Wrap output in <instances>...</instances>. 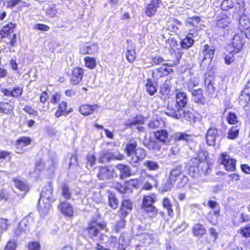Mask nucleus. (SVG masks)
<instances>
[{
	"label": "nucleus",
	"mask_w": 250,
	"mask_h": 250,
	"mask_svg": "<svg viewBox=\"0 0 250 250\" xmlns=\"http://www.w3.org/2000/svg\"><path fill=\"white\" fill-rule=\"evenodd\" d=\"M183 52H178L173 54L175 55V59H169L167 60L168 63H164L161 66L155 69L152 72V77L155 80H159L164 78L170 73L173 72V70L167 66H173L179 64Z\"/></svg>",
	"instance_id": "f257e3e1"
},
{
	"label": "nucleus",
	"mask_w": 250,
	"mask_h": 250,
	"mask_svg": "<svg viewBox=\"0 0 250 250\" xmlns=\"http://www.w3.org/2000/svg\"><path fill=\"white\" fill-rule=\"evenodd\" d=\"M137 142L133 139H131L125 145L124 151L126 156L130 157L131 162L133 164H138L144 160L146 156V152L141 147L137 148Z\"/></svg>",
	"instance_id": "f03ea898"
},
{
	"label": "nucleus",
	"mask_w": 250,
	"mask_h": 250,
	"mask_svg": "<svg viewBox=\"0 0 250 250\" xmlns=\"http://www.w3.org/2000/svg\"><path fill=\"white\" fill-rule=\"evenodd\" d=\"M102 230L107 231L106 223L104 221L99 222L97 219L92 218L87 222L83 232L86 237L93 239L97 237Z\"/></svg>",
	"instance_id": "7ed1b4c3"
},
{
	"label": "nucleus",
	"mask_w": 250,
	"mask_h": 250,
	"mask_svg": "<svg viewBox=\"0 0 250 250\" xmlns=\"http://www.w3.org/2000/svg\"><path fill=\"white\" fill-rule=\"evenodd\" d=\"M165 114L177 120L184 119L190 124H194L198 120V117H197L198 113L196 111L184 110L181 113V111L175 110L171 105L168 106L167 111H166Z\"/></svg>",
	"instance_id": "20e7f679"
},
{
	"label": "nucleus",
	"mask_w": 250,
	"mask_h": 250,
	"mask_svg": "<svg viewBox=\"0 0 250 250\" xmlns=\"http://www.w3.org/2000/svg\"><path fill=\"white\" fill-rule=\"evenodd\" d=\"M185 178L186 176L182 175V171L180 168L176 167L172 169L167 181L163 184V191H170L175 184L178 188L183 187L182 180Z\"/></svg>",
	"instance_id": "39448f33"
},
{
	"label": "nucleus",
	"mask_w": 250,
	"mask_h": 250,
	"mask_svg": "<svg viewBox=\"0 0 250 250\" xmlns=\"http://www.w3.org/2000/svg\"><path fill=\"white\" fill-rule=\"evenodd\" d=\"M153 136L155 142H150L148 144L149 149H160V146L157 143L161 145H167L169 144L171 136L168 131L166 129H161L156 130L153 132Z\"/></svg>",
	"instance_id": "423d86ee"
},
{
	"label": "nucleus",
	"mask_w": 250,
	"mask_h": 250,
	"mask_svg": "<svg viewBox=\"0 0 250 250\" xmlns=\"http://www.w3.org/2000/svg\"><path fill=\"white\" fill-rule=\"evenodd\" d=\"M243 45V41L240 38L233 39L231 45H229L231 48L227 50L228 53L225 55L224 61L226 64L229 65L234 62V55L242 51Z\"/></svg>",
	"instance_id": "0eeeda50"
},
{
	"label": "nucleus",
	"mask_w": 250,
	"mask_h": 250,
	"mask_svg": "<svg viewBox=\"0 0 250 250\" xmlns=\"http://www.w3.org/2000/svg\"><path fill=\"white\" fill-rule=\"evenodd\" d=\"M218 163L223 167L226 171L234 172L236 170L237 160L231 157L228 152L220 153L218 157Z\"/></svg>",
	"instance_id": "6e6552de"
},
{
	"label": "nucleus",
	"mask_w": 250,
	"mask_h": 250,
	"mask_svg": "<svg viewBox=\"0 0 250 250\" xmlns=\"http://www.w3.org/2000/svg\"><path fill=\"white\" fill-rule=\"evenodd\" d=\"M156 201V197L154 193L145 195L143 198L142 208L151 217H155L158 212V209L153 205Z\"/></svg>",
	"instance_id": "1a4fd4ad"
},
{
	"label": "nucleus",
	"mask_w": 250,
	"mask_h": 250,
	"mask_svg": "<svg viewBox=\"0 0 250 250\" xmlns=\"http://www.w3.org/2000/svg\"><path fill=\"white\" fill-rule=\"evenodd\" d=\"M175 94V104L174 105L172 103L168 102L167 107V111L168 106L171 105L175 109L178 111L183 110V108L185 107L188 104V97L185 92L179 91L176 90Z\"/></svg>",
	"instance_id": "9d476101"
},
{
	"label": "nucleus",
	"mask_w": 250,
	"mask_h": 250,
	"mask_svg": "<svg viewBox=\"0 0 250 250\" xmlns=\"http://www.w3.org/2000/svg\"><path fill=\"white\" fill-rule=\"evenodd\" d=\"M85 70L80 66L73 67L69 74L70 83L72 85L80 84L83 80Z\"/></svg>",
	"instance_id": "9b49d317"
},
{
	"label": "nucleus",
	"mask_w": 250,
	"mask_h": 250,
	"mask_svg": "<svg viewBox=\"0 0 250 250\" xmlns=\"http://www.w3.org/2000/svg\"><path fill=\"white\" fill-rule=\"evenodd\" d=\"M58 209L60 213L64 217L72 219L75 216V210L72 205L66 201L59 203Z\"/></svg>",
	"instance_id": "f8f14e48"
},
{
	"label": "nucleus",
	"mask_w": 250,
	"mask_h": 250,
	"mask_svg": "<svg viewBox=\"0 0 250 250\" xmlns=\"http://www.w3.org/2000/svg\"><path fill=\"white\" fill-rule=\"evenodd\" d=\"M231 23V20L229 15L221 13L216 19V27L219 30H227Z\"/></svg>",
	"instance_id": "ddd939ff"
},
{
	"label": "nucleus",
	"mask_w": 250,
	"mask_h": 250,
	"mask_svg": "<svg viewBox=\"0 0 250 250\" xmlns=\"http://www.w3.org/2000/svg\"><path fill=\"white\" fill-rule=\"evenodd\" d=\"M125 158V156L122 153H119L117 155H114L109 151L103 150L100 153L99 157V162L100 163L108 162L113 160H123Z\"/></svg>",
	"instance_id": "4468645a"
},
{
	"label": "nucleus",
	"mask_w": 250,
	"mask_h": 250,
	"mask_svg": "<svg viewBox=\"0 0 250 250\" xmlns=\"http://www.w3.org/2000/svg\"><path fill=\"white\" fill-rule=\"evenodd\" d=\"M166 48L170 52V59H175V55L172 54L183 52L179 47V42L174 37L168 38L165 42Z\"/></svg>",
	"instance_id": "2eb2a0df"
},
{
	"label": "nucleus",
	"mask_w": 250,
	"mask_h": 250,
	"mask_svg": "<svg viewBox=\"0 0 250 250\" xmlns=\"http://www.w3.org/2000/svg\"><path fill=\"white\" fill-rule=\"evenodd\" d=\"M15 108V102L12 100L4 99L0 101V113L10 115L13 113Z\"/></svg>",
	"instance_id": "dca6fc26"
},
{
	"label": "nucleus",
	"mask_w": 250,
	"mask_h": 250,
	"mask_svg": "<svg viewBox=\"0 0 250 250\" xmlns=\"http://www.w3.org/2000/svg\"><path fill=\"white\" fill-rule=\"evenodd\" d=\"M133 207V203L132 201L128 199H124L122 201L117 214L120 215L121 217H126L132 210Z\"/></svg>",
	"instance_id": "f3484780"
},
{
	"label": "nucleus",
	"mask_w": 250,
	"mask_h": 250,
	"mask_svg": "<svg viewBox=\"0 0 250 250\" xmlns=\"http://www.w3.org/2000/svg\"><path fill=\"white\" fill-rule=\"evenodd\" d=\"M8 46L10 52H14V47L18 46V42L20 41V36L16 34H13L8 37H4L0 40Z\"/></svg>",
	"instance_id": "a211bd4d"
},
{
	"label": "nucleus",
	"mask_w": 250,
	"mask_h": 250,
	"mask_svg": "<svg viewBox=\"0 0 250 250\" xmlns=\"http://www.w3.org/2000/svg\"><path fill=\"white\" fill-rule=\"evenodd\" d=\"M73 111V108L68 107L67 102L63 101L58 104L54 115L55 117L58 118L62 116L67 115Z\"/></svg>",
	"instance_id": "6ab92c4d"
},
{
	"label": "nucleus",
	"mask_w": 250,
	"mask_h": 250,
	"mask_svg": "<svg viewBox=\"0 0 250 250\" xmlns=\"http://www.w3.org/2000/svg\"><path fill=\"white\" fill-rule=\"evenodd\" d=\"M219 136L218 129L215 126L209 127L206 134L205 138L208 146H214L216 144V138Z\"/></svg>",
	"instance_id": "aec40b11"
},
{
	"label": "nucleus",
	"mask_w": 250,
	"mask_h": 250,
	"mask_svg": "<svg viewBox=\"0 0 250 250\" xmlns=\"http://www.w3.org/2000/svg\"><path fill=\"white\" fill-rule=\"evenodd\" d=\"M17 24L13 22H9L5 24L0 29V40H2L4 37H8L14 33L17 28Z\"/></svg>",
	"instance_id": "412c9836"
},
{
	"label": "nucleus",
	"mask_w": 250,
	"mask_h": 250,
	"mask_svg": "<svg viewBox=\"0 0 250 250\" xmlns=\"http://www.w3.org/2000/svg\"><path fill=\"white\" fill-rule=\"evenodd\" d=\"M161 3V0H151L146 7L145 14L148 17H151L155 15Z\"/></svg>",
	"instance_id": "4be33fe9"
},
{
	"label": "nucleus",
	"mask_w": 250,
	"mask_h": 250,
	"mask_svg": "<svg viewBox=\"0 0 250 250\" xmlns=\"http://www.w3.org/2000/svg\"><path fill=\"white\" fill-rule=\"evenodd\" d=\"M97 177L100 180L110 179L113 177V171L110 169L108 166H100Z\"/></svg>",
	"instance_id": "5701e85b"
},
{
	"label": "nucleus",
	"mask_w": 250,
	"mask_h": 250,
	"mask_svg": "<svg viewBox=\"0 0 250 250\" xmlns=\"http://www.w3.org/2000/svg\"><path fill=\"white\" fill-rule=\"evenodd\" d=\"M99 107V105L97 104H84L80 106L79 111L82 115L87 116L92 114Z\"/></svg>",
	"instance_id": "b1692460"
},
{
	"label": "nucleus",
	"mask_w": 250,
	"mask_h": 250,
	"mask_svg": "<svg viewBox=\"0 0 250 250\" xmlns=\"http://www.w3.org/2000/svg\"><path fill=\"white\" fill-rule=\"evenodd\" d=\"M115 167L119 171V178L121 180L128 178L132 175L131 168L125 164H118Z\"/></svg>",
	"instance_id": "393cba45"
},
{
	"label": "nucleus",
	"mask_w": 250,
	"mask_h": 250,
	"mask_svg": "<svg viewBox=\"0 0 250 250\" xmlns=\"http://www.w3.org/2000/svg\"><path fill=\"white\" fill-rule=\"evenodd\" d=\"M145 179H146V181L142 188V190H150L153 187L158 186V183L157 179L150 174L146 175Z\"/></svg>",
	"instance_id": "a878e982"
},
{
	"label": "nucleus",
	"mask_w": 250,
	"mask_h": 250,
	"mask_svg": "<svg viewBox=\"0 0 250 250\" xmlns=\"http://www.w3.org/2000/svg\"><path fill=\"white\" fill-rule=\"evenodd\" d=\"M191 92L192 100L195 103L204 104L205 97L204 95L203 90L201 88L194 89Z\"/></svg>",
	"instance_id": "bb28decb"
},
{
	"label": "nucleus",
	"mask_w": 250,
	"mask_h": 250,
	"mask_svg": "<svg viewBox=\"0 0 250 250\" xmlns=\"http://www.w3.org/2000/svg\"><path fill=\"white\" fill-rule=\"evenodd\" d=\"M215 51L213 46L210 47L208 44H204L202 50V54L203 55L202 61L208 59L211 62L214 57Z\"/></svg>",
	"instance_id": "cd10ccee"
},
{
	"label": "nucleus",
	"mask_w": 250,
	"mask_h": 250,
	"mask_svg": "<svg viewBox=\"0 0 250 250\" xmlns=\"http://www.w3.org/2000/svg\"><path fill=\"white\" fill-rule=\"evenodd\" d=\"M99 47L96 43H92L89 45H83L79 50V52L82 55H93L98 52Z\"/></svg>",
	"instance_id": "c85d7f7f"
},
{
	"label": "nucleus",
	"mask_w": 250,
	"mask_h": 250,
	"mask_svg": "<svg viewBox=\"0 0 250 250\" xmlns=\"http://www.w3.org/2000/svg\"><path fill=\"white\" fill-rule=\"evenodd\" d=\"M12 181L14 182L16 188L20 191H22L25 193L29 192L30 190V186L25 181L17 178H13L12 179Z\"/></svg>",
	"instance_id": "c756f323"
},
{
	"label": "nucleus",
	"mask_w": 250,
	"mask_h": 250,
	"mask_svg": "<svg viewBox=\"0 0 250 250\" xmlns=\"http://www.w3.org/2000/svg\"><path fill=\"white\" fill-rule=\"evenodd\" d=\"M32 140L30 137L22 136L17 139L15 143L14 146L16 149H22L26 146L30 145Z\"/></svg>",
	"instance_id": "7c9ffc66"
},
{
	"label": "nucleus",
	"mask_w": 250,
	"mask_h": 250,
	"mask_svg": "<svg viewBox=\"0 0 250 250\" xmlns=\"http://www.w3.org/2000/svg\"><path fill=\"white\" fill-rule=\"evenodd\" d=\"M53 192V188L51 182H49L42 188L40 194V199H46L50 200Z\"/></svg>",
	"instance_id": "2f4dec72"
},
{
	"label": "nucleus",
	"mask_w": 250,
	"mask_h": 250,
	"mask_svg": "<svg viewBox=\"0 0 250 250\" xmlns=\"http://www.w3.org/2000/svg\"><path fill=\"white\" fill-rule=\"evenodd\" d=\"M107 193L108 206L113 209H117L119 202L115 193L109 190L107 191Z\"/></svg>",
	"instance_id": "473e14b6"
},
{
	"label": "nucleus",
	"mask_w": 250,
	"mask_h": 250,
	"mask_svg": "<svg viewBox=\"0 0 250 250\" xmlns=\"http://www.w3.org/2000/svg\"><path fill=\"white\" fill-rule=\"evenodd\" d=\"M182 25L181 21L176 19H170L167 21L166 25L167 30L173 32H176L179 29V26Z\"/></svg>",
	"instance_id": "72a5a7b5"
},
{
	"label": "nucleus",
	"mask_w": 250,
	"mask_h": 250,
	"mask_svg": "<svg viewBox=\"0 0 250 250\" xmlns=\"http://www.w3.org/2000/svg\"><path fill=\"white\" fill-rule=\"evenodd\" d=\"M193 235L195 237H202L206 233V229L200 223H196L193 225L191 229Z\"/></svg>",
	"instance_id": "f704fd0d"
},
{
	"label": "nucleus",
	"mask_w": 250,
	"mask_h": 250,
	"mask_svg": "<svg viewBox=\"0 0 250 250\" xmlns=\"http://www.w3.org/2000/svg\"><path fill=\"white\" fill-rule=\"evenodd\" d=\"M162 205L163 208L167 210V215L169 216H173L174 210L173 209V205L169 198L168 197H164L162 200Z\"/></svg>",
	"instance_id": "c9c22d12"
},
{
	"label": "nucleus",
	"mask_w": 250,
	"mask_h": 250,
	"mask_svg": "<svg viewBox=\"0 0 250 250\" xmlns=\"http://www.w3.org/2000/svg\"><path fill=\"white\" fill-rule=\"evenodd\" d=\"M124 185L126 189V192L128 191L132 192V189H138L139 186V182L137 178H132L124 182Z\"/></svg>",
	"instance_id": "e433bc0d"
},
{
	"label": "nucleus",
	"mask_w": 250,
	"mask_h": 250,
	"mask_svg": "<svg viewBox=\"0 0 250 250\" xmlns=\"http://www.w3.org/2000/svg\"><path fill=\"white\" fill-rule=\"evenodd\" d=\"M192 36L191 34L189 33L186 35L185 38L181 40L180 43L182 48L188 49L193 45L194 41L192 39Z\"/></svg>",
	"instance_id": "4c0bfd02"
},
{
	"label": "nucleus",
	"mask_w": 250,
	"mask_h": 250,
	"mask_svg": "<svg viewBox=\"0 0 250 250\" xmlns=\"http://www.w3.org/2000/svg\"><path fill=\"white\" fill-rule=\"evenodd\" d=\"M237 4V0H223L220 4V8L223 11H228L234 8Z\"/></svg>",
	"instance_id": "58836bf2"
},
{
	"label": "nucleus",
	"mask_w": 250,
	"mask_h": 250,
	"mask_svg": "<svg viewBox=\"0 0 250 250\" xmlns=\"http://www.w3.org/2000/svg\"><path fill=\"white\" fill-rule=\"evenodd\" d=\"M144 123V119L143 116L137 115L134 116L132 120H128L125 123V127L128 128L133 125H143Z\"/></svg>",
	"instance_id": "ea45409f"
},
{
	"label": "nucleus",
	"mask_w": 250,
	"mask_h": 250,
	"mask_svg": "<svg viewBox=\"0 0 250 250\" xmlns=\"http://www.w3.org/2000/svg\"><path fill=\"white\" fill-rule=\"evenodd\" d=\"M171 86L168 83H162L159 88V93L162 98L166 99L170 96Z\"/></svg>",
	"instance_id": "a19ab883"
},
{
	"label": "nucleus",
	"mask_w": 250,
	"mask_h": 250,
	"mask_svg": "<svg viewBox=\"0 0 250 250\" xmlns=\"http://www.w3.org/2000/svg\"><path fill=\"white\" fill-rule=\"evenodd\" d=\"M120 220L117 221L113 228V230L116 233H118L121 231L123 229H125L126 225V217H121L120 215H118Z\"/></svg>",
	"instance_id": "79ce46f5"
},
{
	"label": "nucleus",
	"mask_w": 250,
	"mask_h": 250,
	"mask_svg": "<svg viewBox=\"0 0 250 250\" xmlns=\"http://www.w3.org/2000/svg\"><path fill=\"white\" fill-rule=\"evenodd\" d=\"M174 140L175 142L184 141L186 143L192 142L193 141L191 135L187 134L185 132L177 134L175 136Z\"/></svg>",
	"instance_id": "37998d69"
},
{
	"label": "nucleus",
	"mask_w": 250,
	"mask_h": 250,
	"mask_svg": "<svg viewBox=\"0 0 250 250\" xmlns=\"http://www.w3.org/2000/svg\"><path fill=\"white\" fill-rule=\"evenodd\" d=\"M242 238H250V224L241 227L237 231Z\"/></svg>",
	"instance_id": "c03bdc74"
},
{
	"label": "nucleus",
	"mask_w": 250,
	"mask_h": 250,
	"mask_svg": "<svg viewBox=\"0 0 250 250\" xmlns=\"http://www.w3.org/2000/svg\"><path fill=\"white\" fill-rule=\"evenodd\" d=\"M83 60L85 66L89 69L92 70L97 66L96 60L94 57L86 56Z\"/></svg>",
	"instance_id": "a18cd8bd"
},
{
	"label": "nucleus",
	"mask_w": 250,
	"mask_h": 250,
	"mask_svg": "<svg viewBox=\"0 0 250 250\" xmlns=\"http://www.w3.org/2000/svg\"><path fill=\"white\" fill-rule=\"evenodd\" d=\"M146 90L149 95L152 96L157 92V88L150 79L146 80Z\"/></svg>",
	"instance_id": "49530a36"
},
{
	"label": "nucleus",
	"mask_w": 250,
	"mask_h": 250,
	"mask_svg": "<svg viewBox=\"0 0 250 250\" xmlns=\"http://www.w3.org/2000/svg\"><path fill=\"white\" fill-rule=\"evenodd\" d=\"M239 133V129L237 126H232L229 128L228 132L227 138L229 140H234L238 136Z\"/></svg>",
	"instance_id": "de8ad7c7"
},
{
	"label": "nucleus",
	"mask_w": 250,
	"mask_h": 250,
	"mask_svg": "<svg viewBox=\"0 0 250 250\" xmlns=\"http://www.w3.org/2000/svg\"><path fill=\"white\" fill-rule=\"evenodd\" d=\"M62 195L66 200H70L72 197V193L69 189V186L66 184H63L61 187Z\"/></svg>",
	"instance_id": "09e8293b"
},
{
	"label": "nucleus",
	"mask_w": 250,
	"mask_h": 250,
	"mask_svg": "<svg viewBox=\"0 0 250 250\" xmlns=\"http://www.w3.org/2000/svg\"><path fill=\"white\" fill-rule=\"evenodd\" d=\"M137 54L135 49H127L125 53V57L128 62L133 63L136 58Z\"/></svg>",
	"instance_id": "8fccbe9b"
},
{
	"label": "nucleus",
	"mask_w": 250,
	"mask_h": 250,
	"mask_svg": "<svg viewBox=\"0 0 250 250\" xmlns=\"http://www.w3.org/2000/svg\"><path fill=\"white\" fill-rule=\"evenodd\" d=\"M26 226L25 223H20L17 227L14 229V235L16 237H19L23 233H25L28 229L26 228Z\"/></svg>",
	"instance_id": "3c124183"
},
{
	"label": "nucleus",
	"mask_w": 250,
	"mask_h": 250,
	"mask_svg": "<svg viewBox=\"0 0 250 250\" xmlns=\"http://www.w3.org/2000/svg\"><path fill=\"white\" fill-rule=\"evenodd\" d=\"M227 121L229 125H235L238 121L236 114L233 112H229L227 116Z\"/></svg>",
	"instance_id": "603ef678"
},
{
	"label": "nucleus",
	"mask_w": 250,
	"mask_h": 250,
	"mask_svg": "<svg viewBox=\"0 0 250 250\" xmlns=\"http://www.w3.org/2000/svg\"><path fill=\"white\" fill-rule=\"evenodd\" d=\"M46 15L49 18H54L57 16L58 10L56 8V5L53 4L52 6H49L45 11Z\"/></svg>",
	"instance_id": "864d4df0"
},
{
	"label": "nucleus",
	"mask_w": 250,
	"mask_h": 250,
	"mask_svg": "<svg viewBox=\"0 0 250 250\" xmlns=\"http://www.w3.org/2000/svg\"><path fill=\"white\" fill-rule=\"evenodd\" d=\"M23 110L26 113L31 116H38L39 115L38 111L33 108L30 105H25L23 107Z\"/></svg>",
	"instance_id": "5fc2aeb1"
},
{
	"label": "nucleus",
	"mask_w": 250,
	"mask_h": 250,
	"mask_svg": "<svg viewBox=\"0 0 250 250\" xmlns=\"http://www.w3.org/2000/svg\"><path fill=\"white\" fill-rule=\"evenodd\" d=\"M144 165L150 170H156L159 168V166L156 162L151 160L146 161Z\"/></svg>",
	"instance_id": "6e6d98bb"
},
{
	"label": "nucleus",
	"mask_w": 250,
	"mask_h": 250,
	"mask_svg": "<svg viewBox=\"0 0 250 250\" xmlns=\"http://www.w3.org/2000/svg\"><path fill=\"white\" fill-rule=\"evenodd\" d=\"M12 97L14 98L20 97L23 93V88L19 86H15L11 90Z\"/></svg>",
	"instance_id": "4d7b16f0"
},
{
	"label": "nucleus",
	"mask_w": 250,
	"mask_h": 250,
	"mask_svg": "<svg viewBox=\"0 0 250 250\" xmlns=\"http://www.w3.org/2000/svg\"><path fill=\"white\" fill-rule=\"evenodd\" d=\"M86 164L89 165L91 167L95 165L97 159L94 154H87L86 156Z\"/></svg>",
	"instance_id": "13d9d810"
},
{
	"label": "nucleus",
	"mask_w": 250,
	"mask_h": 250,
	"mask_svg": "<svg viewBox=\"0 0 250 250\" xmlns=\"http://www.w3.org/2000/svg\"><path fill=\"white\" fill-rule=\"evenodd\" d=\"M10 226L8 219L1 218L0 220V229L1 231H5Z\"/></svg>",
	"instance_id": "bf43d9fd"
},
{
	"label": "nucleus",
	"mask_w": 250,
	"mask_h": 250,
	"mask_svg": "<svg viewBox=\"0 0 250 250\" xmlns=\"http://www.w3.org/2000/svg\"><path fill=\"white\" fill-rule=\"evenodd\" d=\"M199 84V80L198 78L194 77L190 79L188 83V87L189 91L190 89L192 90L194 87L198 86Z\"/></svg>",
	"instance_id": "052dcab7"
},
{
	"label": "nucleus",
	"mask_w": 250,
	"mask_h": 250,
	"mask_svg": "<svg viewBox=\"0 0 250 250\" xmlns=\"http://www.w3.org/2000/svg\"><path fill=\"white\" fill-rule=\"evenodd\" d=\"M17 244L16 241L9 240L4 247V250H16Z\"/></svg>",
	"instance_id": "680f3d73"
},
{
	"label": "nucleus",
	"mask_w": 250,
	"mask_h": 250,
	"mask_svg": "<svg viewBox=\"0 0 250 250\" xmlns=\"http://www.w3.org/2000/svg\"><path fill=\"white\" fill-rule=\"evenodd\" d=\"M62 97L61 93L56 92L51 96L50 102L53 105H56L61 101Z\"/></svg>",
	"instance_id": "e2e57ef3"
},
{
	"label": "nucleus",
	"mask_w": 250,
	"mask_h": 250,
	"mask_svg": "<svg viewBox=\"0 0 250 250\" xmlns=\"http://www.w3.org/2000/svg\"><path fill=\"white\" fill-rule=\"evenodd\" d=\"M33 28L35 30L45 32L49 30L50 27L43 23H37L34 25Z\"/></svg>",
	"instance_id": "0e129e2a"
},
{
	"label": "nucleus",
	"mask_w": 250,
	"mask_h": 250,
	"mask_svg": "<svg viewBox=\"0 0 250 250\" xmlns=\"http://www.w3.org/2000/svg\"><path fill=\"white\" fill-rule=\"evenodd\" d=\"M27 248L29 250H40L41 245L38 241H31L28 243Z\"/></svg>",
	"instance_id": "69168bd1"
},
{
	"label": "nucleus",
	"mask_w": 250,
	"mask_h": 250,
	"mask_svg": "<svg viewBox=\"0 0 250 250\" xmlns=\"http://www.w3.org/2000/svg\"><path fill=\"white\" fill-rule=\"evenodd\" d=\"M250 100V95L241 94L238 99L239 103L244 104H247Z\"/></svg>",
	"instance_id": "338daca9"
},
{
	"label": "nucleus",
	"mask_w": 250,
	"mask_h": 250,
	"mask_svg": "<svg viewBox=\"0 0 250 250\" xmlns=\"http://www.w3.org/2000/svg\"><path fill=\"white\" fill-rule=\"evenodd\" d=\"M114 188L121 194H125L126 193L125 185H123L120 182H117L114 187Z\"/></svg>",
	"instance_id": "774afa93"
}]
</instances>
